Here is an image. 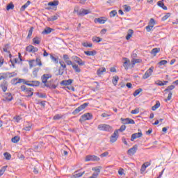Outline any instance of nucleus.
Instances as JSON below:
<instances>
[{"label": "nucleus", "instance_id": "f257e3e1", "mask_svg": "<svg viewBox=\"0 0 178 178\" xmlns=\"http://www.w3.org/2000/svg\"><path fill=\"white\" fill-rule=\"evenodd\" d=\"M74 13H76L78 16H86V15H88V13H91V10H86L84 8L79 9V7H75L74 9Z\"/></svg>", "mask_w": 178, "mask_h": 178}, {"label": "nucleus", "instance_id": "f03ea898", "mask_svg": "<svg viewBox=\"0 0 178 178\" xmlns=\"http://www.w3.org/2000/svg\"><path fill=\"white\" fill-rule=\"evenodd\" d=\"M52 77V75L49 74H44L42 76V81L44 84L45 87H51V84L48 83V79H51Z\"/></svg>", "mask_w": 178, "mask_h": 178}, {"label": "nucleus", "instance_id": "7ed1b4c3", "mask_svg": "<svg viewBox=\"0 0 178 178\" xmlns=\"http://www.w3.org/2000/svg\"><path fill=\"white\" fill-rule=\"evenodd\" d=\"M21 90L24 92H26L28 95L26 97H33V89L31 88H26V86L23 85L21 86Z\"/></svg>", "mask_w": 178, "mask_h": 178}, {"label": "nucleus", "instance_id": "20e7f679", "mask_svg": "<svg viewBox=\"0 0 178 178\" xmlns=\"http://www.w3.org/2000/svg\"><path fill=\"white\" fill-rule=\"evenodd\" d=\"M99 130H102L103 131H111L112 130V127L109 124H102L98 126Z\"/></svg>", "mask_w": 178, "mask_h": 178}, {"label": "nucleus", "instance_id": "39448f33", "mask_svg": "<svg viewBox=\"0 0 178 178\" xmlns=\"http://www.w3.org/2000/svg\"><path fill=\"white\" fill-rule=\"evenodd\" d=\"M87 106H88V103H84L83 104L81 105L73 111V115H77V113H79L80 112H81L83 109H86Z\"/></svg>", "mask_w": 178, "mask_h": 178}, {"label": "nucleus", "instance_id": "423d86ee", "mask_svg": "<svg viewBox=\"0 0 178 178\" xmlns=\"http://www.w3.org/2000/svg\"><path fill=\"white\" fill-rule=\"evenodd\" d=\"M118 137H119V130L116 129L113 135L110 138L111 143H116L118 141Z\"/></svg>", "mask_w": 178, "mask_h": 178}, {"label": "nucleus", "instance_id": "0eeeda50", "mask_svg": "<svg viewBox=\"0 0 178 178\" xmlns=\"http://www.w3.org/2000/svg\"><path fill=\"white\" fill-rule=\"evenodd\" d=\"M92 119V115L90 113H87L86 114H83L81 118L80 122H86V120H91Z\"/></svg>", "mask_w": 178, "mask_h": 178}, {"label": "nucleus", "instance_id": "6e6552de", "mask_svg": "<svg viewBox=\"0 0 178 178\" xmlns=\"http://www.w3.org/2000/svg\"><path fill=\"white\" fill-rule=\"evenodd\" d=\"M154 72V67H151L149 69H148L145 73L144 74V75L143 76V79L144 80H147V79H148V77H149L150 76L152 75V72Z\"/></svg>", "mask_w": 178, "mask_h": 178}, {"label": "nucleus", "instance_id": "1a4fd4ad", "mask_svg": "<svg viewBox=\"0 0 178 178\" xmlns=\"http://www.w3.org/2000/svg\"><path fill=\"white\" fill-rule=\"evenodd\" d=\"M92 170H94L95 172L89 178H97L99 172H101V168L99 167H95L92 168Z\"/></svg>", "mask_w": 178, "mask_h": 178}, {"label": "nucleus", "instance_id": "9d476101", "mask_svg": "<svg viewBox=\"0 0 178 178\" xmlns=\"http://www.w3.org/2000/svg\"><path fill=\"white\" fill-rule=\"evenodd\" d=\"M137 149H138V146L137 145H134L131 148L127 150L128 155H134V154L137 152Z\"/></svg>", "mask_w": 178, "mask_h": 178}, {"label": "nucleus", "instance_id": "9b49d317", "mask_svg": "<svg viewBox=\"0 0 178 178\" xmlns=\"http://www.w3.org/2000/svg\"><path fill=\"white\" fill-rule=\"evenodd\" d=\"M85 161L86 162H88V161H94L98 162V161H99V157L95 155H88L86 156Z\"/></svg>", "mask_w": 178, "mask_h": 178}, {"label": "nucleus", "instance_id": "f8f14e48", "mask_svg": "<svg viewBox=\"0 0 178 178\" xmlns=\"http://www.w3.org/2000/svg\"><path fill=\"white\" fill-rule=\"evenodd\" d=\"M123 124H134L136 122L133 119L130 118H121Z\"/></svg>", "mask_w": 178, "mask_h": 178}, {"label": "nucleus", "instance_id": "ddd939ff", "mask_svg": "<svg viewBox=\"0 0 178 178\" xmlns=\"http://www.w3.org/2000/svg\"><path fill=\"white\" fill-rule=\"evenodd\" d=\"M73 60H74V62H76V63H78V65H79V66H84V61H83V60L76 56L72 57Z\"/></svg>", "mask_w": 178, "mask_h": 178}, {"label": "nucleus", "instance_id": "4468645a", "mask_svg": "<svg viewBox=\"0 0 178 178\" xmlns=\"http://www.w3.org/2000/svg\"><path fill=\"white\" fill-rule=\"evenodd\" d=\"M123 66L126 70L129 69V66H130V60L127 58H123Z\"/></svg>", "mask_w": 178, "mask_h": 178}, {"label": "nucleus", "instance_id": "2eb2a0df", "mask_svg": "<svg viewBox=\"0 0 178 178\" xmlns=\"http://www.w3.org/2000/svg\"><path fill=\"white\" fill-rule=\"evenodd\" d=\"M13 99V97L12 96V94L10 92L6 93L4 95V99L6 102H10Z\"/></svg>", "mask_w": 178, "mask_h": 178}, {"label": "nucleus", "instance_id": "dca6fc26", "mask_svg": "<svg viewBox=\"0 0 178 178\" xmlns=\"http://www.w3.org/2000/svg\"><path fill=\"white\" fill-rule=\"evenodd\" d=\"M26 51L28 52H38V48L33 46V45H29L26 47Z\"/></svg>", "mask_w": 178, "mask_h": 178}, {"label": "nucleus", "instance_id": "f3484780", "mask_svg": "<svg viewBox=\"0 0 178 178\" xmlns=\"http://www.w3.org/2000/svg\"><path fill=\"white\" fill-rule=\"evenodd\" d=\"M106 22V17H99V18L95 19V23H99V24H105Z\"/></svg>", "mask_w": 178, "mask_h": 178}, {"label": "nucleus", "instance_id": "a211bd4d", "mask_svg": "<svg viewBox=\"0 0 178 178\" xmlns=\"http://www.w3.org/2000/svg\"><path fill=\"white\" fill-rule=\"evenodd\" d=\"M142 136H143V133L141 132L134 134L131 135V141H134L136 138H140V137H142Z\"/></svg>", "mask_w": 178, "mask_h": 178}, {"label": "nucleus", "instance_id": "6ab92c4d", "mask_svg": "<svg viewBox=\"0 0 178 178\" xmlns=\"http://www.w3.org/2000/svg\"><path fill=\"white\" fill-rule=\"evenodd\" d=\"M0 87L2 90V91H3V92H6V90H8V82L7 81H3Z\"/></svg>", "mask_w": 178, "mask_h": 178}, {"label": "nucleus", "instance_id": "aec40b11", "mask_svg": "<svg viewBox=\"0 0 178 178\" xmlns=\"http://www.w3.org/2000/svg\"><path fill=\"white\" fill-rule=\"evenodd\" d=\"M143 62V60L140 58H132L131 63V67H134L136 63H141Z\"/></svg>", "mask_w": 178, "mask_h": 178}, {"label": "nucleus", "instance_id": "412c9836", "mask_svg": "<svg viewBox=\"0 0 178 178\" xmlns=\"http://www.w3.org/2000/svg\"><path fill=\"white\" fill-rule=\"evenodd\" d=\"M84 54L88 56H95V55H97V51H85Z\"/></svg>", "mask_w": 178, "mask_h": 178}, {"label": "nucleus", "instance_id": "4be33fe9", "mask_svg": "<svg viewBox=\"0 0 178 178\" xmlns=\"http://www.w3.org/2000/svg\"><path fill=\"white\" fill-rule=\"evenodd\" d=\"M72 83H73V80L72 79H68V80H64V81H62L60 82V84L62 86H70V84H72Z\"/></svg>", "mask_w": 178, "mask_h": 178}, {"label": "nucleus", "instance_id": "5701e85b", "mask_svg": "<svg viewBox=\"0 0 178 178\" xmlns=\"http://www.w3.org/2000/svg\"><path fill=\"white\" fill-rule=\"evenodd\" d=\"M134 33V31L133 29H129L127 32V35L126 36V40H129L133 37V34Z\"/></svg>", "mask_w": 178, "mask_h": 178}, {"label": "nucleus", "instance_id": "b1692460", "mask_svg": "<svg viewBox=\"0 0 178 178\" xmlns=\"http://www.w3.org/2000/svg\"><path fill=\"white\" fill-rule=\"evenodd\" d=\"M33 42L35 44L39 45V44H41V38L38 37H35L33 39Z\"/></svg>", "mask_w": 178, "mask_h": 178}, {"label": "nucleus", "instance_id": "393cba45", "mask_svg": "<svg viewBox=\"0 0 178 178\" xmlns=\"http://www.w3.org/2000/svg\"><path fill=\"white\" fill-rule=\"evenodd\" d=\"M32 127H33V124L28 122L27 125H26L23 129L25 130V131H30Z\"/></svg>", "mask_w": 178, "mask_h": 178}, {"label": "nucleus", "instance_id": "a878e982", "mask_svg": "<svg viewBox=\"0 0 178 178\" xmlns=\"http://www.w3.org/2000/svg\"><path fill=\"white\" fill-rule=\"evenodd\" d=\"M158 6H160V8H162V9H164V10H168V7L165 6V3H163V1H160L157 3Z\"/></svg>", "mask_w": 178, "mask_h": 178}, {"label": "nucleus", "instance_id": "bb28decb", "mask_svg": "<svg viewBox=\"0 0 178 178\" xmlns=\"http://www.w3.org/2000/svg\"><path fill=\"white\" fill-rule=\"evenodd\" d=\"M72 69H74L76 73H80V72H81V70L77 64H72Z\"/></svg>", "mask_w": 178, "mask_h": 178}, {"label": "nucleus", "instance_id": "cd10ccee", "mask_svg": "<svg viewBox=\"0 0 178 178\" xmlns=\"http://www.w3.org/2000/svg\"><path fill=\"white\" fill-rule=\"evenodd\" d=\"M30 87H38L40 86V81H33L32 83H28Z\"/></svg>", "mask_w": 178, "mask_h": 178}, {"label": "nucleus", "instance_id": "c85d7f7f", "mask_svg": "<svg viewBox=\"0 0 178 178\" xmlns=\"http://www.w3.org/2000/svg\"><path fill=\"white\" fill-rule=\"evenodd\" d=\"M105 72H106V68L102 67L97 70V74H98V76H101V74H102V73H105Z\"/></svg>", "mask_w": 178, "mask_h": 178}, {"label": "nucleus", "instance_id": "c756f323", "mask_svg": "<svg viewBox=\"0 0 178 178\" xmlns=\"http://www.w3.org/2000/svg\"><path fill=\"white\" fill-rule=\"evenodd\" d=\"M29 67L31 69L33 67H35V66H37V63H35V60H31L29 61Z\"/></svg>", "mask_w": 178, "mask_h": 178}, {"label": "nucleus", "instance_id": "7c9ffc66", "mask_svg": "<svg viewBox=\"0 0 178 178\" xmlns=\"http://www.w3.org/2000/svg\"><path fill=\"white\" fill-rule=\"evenodd\" d=\"M159 106H161V102H159V101H156V105H154L152 107V111H156V109H158V108H159Z\"/></svg>", "mask_w": 178, "mask_h": 178}, {"label": "nucleus", "instance_id": "2f4dec72", "mask_svg": "<svg viewBox=\"0 0 178 178\" xmlns=\"http://www.w3.org/2000/svg\"><path fill=\"white\" fill-rule=\"evenodd\" d=\"M161 51V49L159 48H154L152 51L151 54L152 55H154V56H156V54H158V52H159Z\"/></svg>", "mask_w": 178, "mask_h": 178}, {"label": "nucleus", "instance_id": "473e14b6", "mask_svg": "<svg viewBox=\"0 0 178 178\" xmlns=\"http://www.w3.org/2000/svg\"><path fill=\"white\" fill-rule=\"evenodd\" d=\"M30 3H31V2L30 1H28L24 5H23L21 7L22 12H24V10H26V8L29 6V5H30Z\"/></svg>", "mask_w": 178, "mask_h": 178}, {"label": "nucleus", "instance_id": "72a5a7b5", "mask_svg": "<svg viewBox=\"0 0 178 178\" xmlns=\"http://www.w3.org/2000/svg\"><path fill=\"white\" fill-rule=\"evenodd\" d=\"M58 5H59L58 1H54L48 3L49 6H58Z\"/></svg>", "mask_w": 178, "mask_h": 178}, {"label": "nucleus", "instance_id": "f704fd0d", "mask_svg": "<svg viewBox=\"0 0 178 178\" xmlns=\"http://www.w3.org/2000/svg\"><path fill=\"white\" fill-rule=\"evenodd\" d=\"M118 81H119V76H115L113 77L112 83L114 86L118 84Z\"/></svg>", "mask_w": 178, "mask_h": 178}, {"label": "nucleus", "instance_id": "c9c22d12", "mask_svg": "<svg viewBox=\"0 0 178 178\" xmlns=\"http://www.w3.org/2000/svg\"><path fill=\"white\" fill-rule=\"evenodd\" d=\"M92 40L93 41V42H101V41H102V39L99 37L94 36L92 38Z\"/></svg>", "mask_w": 178, "mask_h": 178}, {"label": "nucleus", "instance_id": "e433bc0d", "mask_svg": "<svg viewBox=\"0 0 178 178\" xmlns=\"http://www.w3.org/2000/svg\"><path fill=\"white\" fill-rule=\"evenodd\" d=\"M168 83V81H164L163 82L162 81H158L157 82H156V84L157 86H166Z\"/></svg>", "mask_w": 178, "mask_h": 178}, {"label": "nucleus", "instance_id": "4c0bfd02", "mask_svg": "<svg viewBox=\"0 0 178 178\" xmlns=\"http://www.w3.org/2000/svg\"><path fill=\"white\" fill-rule=\"evenodd\" d=\"M83 47L85 48H91L92 47V43H88V42H84L82 43Z\"/></svg>", "mask_w": 178, "mask_h": 178}, {"label": "nucleus", "instance_id": "58836bf2", "mask_svg": "<svg viewBox=\"0 0 178 178\" xmlns=\"http://www.w3.org/2000/svg\"><path fill=\"white\" fill-rule=\"evenodd\" d=\"M48 22H55V20H58V15H54L49 18H47Z\"/></svg>", "mask_w": 178, "mask_h": 178}, {"label": "nucleus", "instance_id": "ea45409f", "mask_svg": "<svg viewBox=\"0 0 178 178\" xmlns=\"http://www.w3.org/2000/svg\"><path fill=\"white\" fill-rule=\"evenodd\" d=\"M3 156L7 161H10V159L12 158V155H10L8 152H5Z\"/></svg>", "mask_w": 178, "mask_h": 178}, {"label": "nucleus", "instance_id": "a19ab883", "mask_svg": "<svg viewBox=\"0 0 178 178\" xmlns=\"http://www.w3.org/2000/svg\"><path fill=\"white\" fill-rule=\"evenodd\" d=\"M12 143H19L20 141V137L19 136H15L11 139Z\"/></svg>", "mask_w": 178, "mask_h": 178}, {"label": "nucleus", "instance_id": "79ce46f5", "mask_svg": "<svg viewBox=\"0 0 178 178\" xmlns=\"http://www.w3.org/2000/svg\"><path fill=\"white\" fill-rule=\"evenodd\" d=\"M7 168H8V165H5L1 168V169L0 170V177H1V176H2V175H3V173H5Z\"/></svg>", "mask_w": 178, "mask_h": 178}, {"label": "nucleus", "instance_id": "37998d69", "mask_svg": "<svg viewBox=\"0 0 178 178\" xmlns=\"http://www.w3.org/2000/svg\"><path fill=\"white\" fill-rule=\"evenodd\" d=\"M52 31V29L51 28H46L44 31L42 32L43 34H49Z\"/></svg>", "mask_w": 178, "mask_h": 178}, {"label": "nucleus", "instance_id": "c03bdc74", "mask_svg": "<svg viewBox=\"0 0 178 178\" xmlns=\"http://www.w3.org/2000/svg\"><path fill=\"white\" fill-rule=\"evenodd\" d=\"M143 91L142 88H139L138 90H136L135 92H134V97H137Z\"/></svg>", "mask_w": 178, "mask_h": 178}, {"label": "nucleus", "instance_id": "a18cd8bd", "mask_svg": "<svg viewBox=\"0 0 178 178\" xmlns=\"http://www.w3.org/2000/svg\"><path fill=\"white\" fill-rule=\"evenodd\" d=\"M33 30H34V27H31L29 31V33H28V38H31V35H33Z\"/></svg>", "mask_w": 178, "mask_h": 178}, {"label": "nucleus", "instance_id": "49530a36", "mask_svg": "<svg viewBox=\"0 0 178 178\" xmlns=\"http://www.w3.org/2000/svg\"><path fill=\"white\" fill-rule=\"evenodd\" d=\"M118 15V12L116 10H112L110 12V17H115Z\"/></svg>", "mask_w": 178, "mask_h": 178}, {"label": "nucleus", "instance_id": "de8ad7c7", "mask_svg": "<svg viewBox=\"0 0 178 178\" xmlns=\"http://www.w3.org/2000/svg\"><path fill=\"white\" fill-rule=\"evenodd\" d=\"M17 83H23L24 84H26V86H29V81H26V80L23 79H19Z\"/></svg>", "mask_w": 178, "mask_h": 178}, {"label": "nucleus", "instance_id": "09e8293b", "mask_svg": "<svg viewBox=\"0 0 178 178\" xmlns=\"http://www.w3.org/2000/svg\"><path fill=\"white\" fill-rule=\"evenodd\" d=\"M169 17H170V13H167L165 16H163L162 17L163 22H165V20H168V19H169Z\"/></svg>", "mask_w": 178, "mask_h": 178}, {"label": "nucleus", "instance_id": "8fccbe9b", "mask_svg": "<svg viewBox=\"0 0 178 178\" xmlns=\"http://www.w3.org/2000/svg\"><path fill=\"white\" fill-rule=\"evenodd\" d=\"M131 113L132 115H137V113H140V108H136V109H134V110H132V111H131Z\"/></svg>", "mask_w": 178, "mask_h": 178}, {"label": "nucleus", "instance_id": "3c124183", "mask_svg": "<svg viewBox=\"0 0 178 178\" xmlns=\"http://www.w3.org/2000/svg\"><path fill=\"white\" fill-rule=\"evenodd\" d=\"M13 8H15V6L13 5V3H10L8 6H7V10H10V9H13Z\"/></svg>", "mask_w": 178, "mask_h": 178}, {"label": "nucleus", "instance_id": "603ef678", "mask_svg": "<svg viewBox=\"0 0 178 178\" xmlns=\"http://www.w3.org/2000/svg\"><path fill=\"white\" fill-rule=\"evenodd\" d=\"M148 24L154 27L155 26V19H154L153 18L150 19Z\"/></svg>", "mask_w": 178, "mask_h": 178}, {"label": "nucleus", "instance_id": "864d4df0", "mask_svg": "<svg viewBox=\"0 0 178 178\" xmlns=\"http://www.w3.org/2000/svg\"><path fill=\"white\" fill-rule=\"evenodd\" d=\"M153 29H154V26H152V25H149V24H148V26L145 27V29L147 30V31L148 33H149V31H151V30H152Z\"/></svg>", "mask_w": 178, "mask_h": 178}, {"label": "nucleus", "instance_id": "5fc2aeb1", "mask_svg": "<svg viewBox=\"0 0 178 178\" xmlns=\"http://www.w3.org/2000/svg\"><path fill=\"white\" fill-rule=\"evenodd\" d=\"M35 62L36 65H38V66H42V63H41V59L37 58Z\"/></svg>", "mask_w": 178, "mask_h": 178}, {"label": "nucleus", "instance_id": "6e6d98bb", "mask_svg": "<svg viewBox=\"0 0 178 178\" xmlns=\"http://www.w3.org/2000/svg\"><path fill=\"white\" fill-rule=\"evenodd\" d=\"M168 63V60H162L159 63V66H163V65H166Z\"/></svg>", "mask_w": 178, "mask_h": 178}, {"label": "nucleus", "instance_id": "4d7b16f0", "mask_svg": "<svg viewBox=\"0 0 178 178\" xmlns=\"http://www.w3.org/2000/svg\"><path fill=\"white\" fill-rule=\"evenodd\" d=\"M61 118H62V115L59 114L54 115L53 118L54 120H59V119H61Z\"/></svg>", "mask_w": 178, "mask_h": 178}, {"label": "nucleus", "instance_id": "13d9d810", "mask_svg": "<svg viewBox=\"0 0 178 178\" xmlns=\"http://www.w3.org/2000/svg\"><path fill=\"white\" fill-rule=\"evenodd\" d=\"M39 70H40L38 68H35L33 70V74L34 77H37V74H38Z\"/></svg>", "mask_w": 178, "mask_h": 178}, {"label": "nucleus", "instance_id": "bf43d9fd", "mask_svg": "<svg viewBox=\"0 0 178 178\" xmlns=\"http://www.w3.org/2000/svg\"><path fill=\"white\" fill-rule=\"evenodd\" d=\"M108 155H109V152H105L102 153V154H100V157L105 158V156H108Z\"/></svg>", "mask_w": 178, "mask_h": 178}, {"label": "nucleus", "instance_id": "052dcab7", "mask_svg": "<svg viewBox=\"0 0 178 178\" xmlns=\"http://www.w3.org/2000/svg\"><path fill=\"white\" fill-rule=\"evenodd\" d=\"M50 58H51V60H53V62L58 63V58H56V57L54 56L53 55H51Z\"/></svg>", "mask_w": 178, "mask_h": 178}, {"label": "nucleus", "instance_id": "680f3d73", "mask_svg": "<svg viewBox=\"0 0 178 178\" xmlns=\"http://www.w3.org/2000/svg\"><path fill=\"white\" fill-rule=\"evenodd\" d=\"M4 52H9V44H6L3 49Z\"/></svg>", "mask_w": 178, "mask_h": 178}, {"label": "nucleus", "instance_id": "e2e57ef3", "mask_svg": "<svg viewBox=\"0 0 178 178\" xmlns=\"http://www.w3.org/2000/svg\"><path fill=\"white\" fill-rule=\"evenodd\" d=\"M61 67H63V69H66V64L65 63V61H60L59 62Z\"/></svg>", "mask_w": 178, "mask_h": 178}, {"label": "nucleus", "instance_id": "0e129e2a", "mask_svg": "<svg viewBox=\"0 0 178 178\" xmlns=\"http://www.w3.org/2000/svg\"><path fill=\"white\" fill-rule=\"evenodd\" d=\"M175 90V86L171 85L170 86H168L165 91H169V90Z\"/></svg>", "mask_w": 178, "mask_h": 178}, {"label": "nucleus", "instance_id": "69168bd1", "mask_svg": "<svg viewBox=\"0 0 178 178\" xmlns=\"http://www.w3.org/2000/svg\"><path fill=\"white\" fill-rule=\"evenodd\" d=\"M124 9L125 12H130V10H131V7L125 5Z\"/></svg>", "mask_w": 178, "mask_h": 178}, {"label": "nucleus", "instance_id": "338daca9", "mask_svg": "<svg viewBox=\"0 0 178 178\" xmlns=\"http://www.w3.org/2000/svg\"><path fill=\"white\" fill-rule=\"evenodd\" d=\"M126 130V126L125 125H122L120 128V129H118V131H124Z\"/></svg>", "mask_w": 178, "mask_h": 178}, {"label": "nucleus", "instance_id": "774afa93", "mask_svg": "<svg viewBox=\"0 0 178 178\" xmlns=\"http://www.w3.org/2000/svg\"><path fill=\"white\" fill-rule=\"evenodd\" d=\"M17 60H18L17 58H14L13 60L10 59V62L13 66H15V63H17Z\"/></svg>", "mask_w": 178, "mask_h": 178}]
</instances>
